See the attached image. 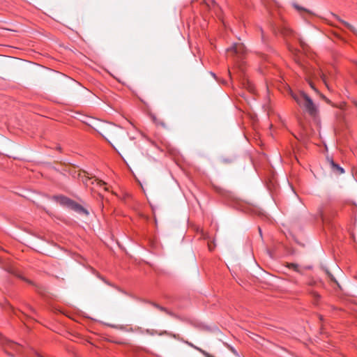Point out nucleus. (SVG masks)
Here are the masks:
<instances>
[{
	"label": "nucleus",
	"instance_id": "nucleus-1",
	"mask_svg": "<svg viewBox=\"0 0 357 357\" xmlns=\"http://www.w3.org/2000/svg\"><path fill=\"white\" fill-rule=\"evenodd\" d=\"M303 70L306 74L307 81L314 91H317V89L314 88L312 82L313 79H321L326 86L328 89H330V82L333 79V74L332 71L326 69H317L311 67H304Z\"/></svg>",
	"mask_w": 357,
	"mask_h": 357
},
{
	"label": "nucleus",
	"instance_id": "nucleus-2",
	"mask_svg": "<svg viewBox=\"0 0 357 357\" xmlns=\"http://www.w3.org/2000/svg\"><path fill=\"white\" fill-rule=\"evenodd\" d=\"M99 133L114 148L113 143L120 146L122 142L123 131L121 128L114 124L105 123L100 127Z\"/></svg>",
	"mask_w": 357,
	"mask_h": 357
},
{
	"label": "nucleus",
	"instance_id": "nucleus-3",
	"mask_svg": "<svg viewBox=\"0 0 357 357\" xmlns=\"http://www.w3.org/2000/svg\"><path fill=\"white\" fill-rule=\"evenodd\" d=\"M291 96L297 104L312 116H315L318 109L312 99L303 91L291 93Z\"/></svg>",
	"mask_w": 357,
	"mask_h": 357
},
{
	"label": "nucleus",
	"instance_id": "nucleus-4",
	"mask_svg": "<svg viewBox=\"0 0 357 357\" xmlns=\"http://www.w3.org/2000/svg\"><path fill=\"white\" fill-rule=\"evenodd\" d=\"M52 199L63 206H66L79 213L83 212L87 213L86 211L82 206L65 196L56 195L54 196Z\"/></svg>",
	"mask_w": 357,
	"mask_h": 357
},
{
	"label": "nucleus",
	"instance_id": "nucleus-5",
	"mask_svg": "<svg viewBox=\"0 0 357 357\" xmlns=\"http://www.w3.org/2000/svg\"><path fill=\"white\" fill-rule=\"evenodd\" d=\"M245 47L243 43H234L232 47L227 49L228 54L236 56L238 59H241L245 53Z\"/></svg>",
	"mask_w": 357,
	"mask_h": 357
},
{
	"label": "nucleus",
	"instance_id": "nucleus-6",
	"mask_svg": "<svg viewBox=\"0 0 357 357\" xmlns=\"http://www.w3.org/2000/svg\"><path fill=\"white\" fill-rule=\"evenodd\" d=\"M4 344V348L7 351L8 349L20 351L21 346L16 342L11 340H6Z\"/></svg>",
	"mask_w": 357,
	"mask_h": 357
},
{
	"label": "nucleus",
	"instance_id": "nucleus-7",
	"mask_svg": "<svg viewBox=\"0 0 357 357\" xmlns=\"http://www.w3.org/2000/svg\"><path fill=\"white\" fill-rule=\"evenodd\" d=\"M91 184L96 185L98 187H103V189H104L105 191H108L109 190L108 188L105 186L106 185V183L104 182L102 180H100V179H98V178H95L93 181H91Z\"/></svg>",
	"mask_w": 357,
	"mask_h": 357
},
{
	"label": "nucleus",
	"instance_id": "nucleus-8",
	"mask_svg": "<svg viewBox=\"0 0 357 357\" xmlns=\"http://www.w3.org/2000/svg\"><path fill=\"white\" fill-rule=\"evenodd\" d=\"M151 117L155 124L157 126H161L163 128H166L165 123L160 119L157 118L155 115L152 114Z\"/></svg>",
	"mask_w": 357,
	"mask_h": 357
},
{
	"label": "nucleus",
	"instance_id": "nucleus-9",
	"mask_svg": "<svg viewBox=\"0 0 357 357\" xmlns=\"http://www.w3.org/2000/svg\"><path fill=\"white\" fill-rule=\"evenodd\" d=\"M331 165L334 169L337 170L339 174H343L344 172V169L338 165L335 164L333 160L331 161Z\"/></svg>",
	"mask_w": 357,
	"mask_h": 357
},
{
	"label": "nucleus",
	"instance_id": "nucleus-10",
	"mask_svg": "<svg viewBox=\"0 0 357 357\" xmlns=\"http://www.w3.org/2000/svg\"><path fill=\"white\" fill-rule=\"evenodd\" d=\"M287 267L289 268H292L294 271H296V272H299V268H298V266L296 264H293V263H291V264H287Z\"/></svg>",
	"mask_w": 357,
	"mask_h": 357
},
{
	"label": "nucleus",
	"instance_id": "nucleus-11",
	"mask_svg": "<svg viewBox=\"0 0 357 357\" xmlns=\"http://www.w3.org/2000/svg\"><path fill=\"white\" fill-rule=\"evenodd\" d=\"M207 6L209 8V9H213L215 11L216 10V8H218L216 3L213 1H212L210 4L208 3Z\"/></svg>",
	"mask_w": 357,
	"mask_h": 357
},
{
	"label": "nucleus",
	"instance_id": "nucleus-12",
	"mask_svg": "<svg viewBox=\"0 0 357 357\" xmlns=\"http://www.w3.org/2000/svg\"><path fill=\"white\" fill-rule=\"evenodd\" d=\"M294 7L296 10H298V11H303L305 12V13H307L308 14V11L306 10L305 9H303L302 8H301L300 6H297V5H294Z\"/></svg>",
	"mask_w": 357,
	"mask_h": 357
},
{
	"label": "nucleus",
	"instance_id": "nucleus-13",
	"mask_svg": "<svg viewBox=\"0 0 357 357\" xmlns=\"http://www.w3.org/2000/svg\"><path fill=\"white\" fill-rule=\"evenodd\" d=\"M345 26L349 29L351 31L355 32V29L353 26L350 25L349 23L345 22Z\"/></svg>",
	"mask_w": 357,
	"mask_h": 357
},
{
	"label": "nucleus",
	"instance_id": "nucleus-14",
	"mask_svg": "<svg viewBox=\"0 0 357 357\" xmlns=\"http://www.w3.org/2000/svg\"><path fill=\"white\" fill-rule=\"evenodd\" d=\"M321 218H322V219H323L324 220L326 218V214L324 213V211L321 212Z\"/></svg>",
	"mask_w": 357,
	"mask_h": 357
},
{
	"label": "nucleus",
	"instance_id": "nucleus-15",
	"mask_svg": "<svg viewBox=\"0 0 357 357\" xmlns=\"http://www.w3.org/2000/svg\"><path fill=\"white\" fill-rule=\"evenodd\" d=\"M155 306L156 307L159 308L160 310H165L162 307H160V306H158V305H155Z\"/></svg>",
	"mask_w": 357,
	"mask_h": 357
},
{
	"label": "nucleus",
	"instance_id": "nucleus-16",
	"mask_svg": "<svg viewBox=\"0 0 357 357\" xmlns=\"http://www.w3.org/2000/svg\"><path fill=\"white\" fill-rule=\"evenodd\" d=\"M188 345H190L191 347H192V348H194V349H195V346L193 344H192V343H188Z\"/></svg>",
	"mask_w": 357,
	"mask_h": 357
},
{
	"label": "nucleus",
	"instance_id": "nucleus-17",
	"mask_svg": "<svg viewBox=\"0 0 357 357\" xmlns=\"http://www.w3.org/2000/svg\"><path fill=\"white\" fill-rule=\"evenodd\" d=\"M211 75L215 77V75L213 73H211Z\"/></svg>",
	"mask_w": 357,
	"mask_h": 357
}]
</instances>
